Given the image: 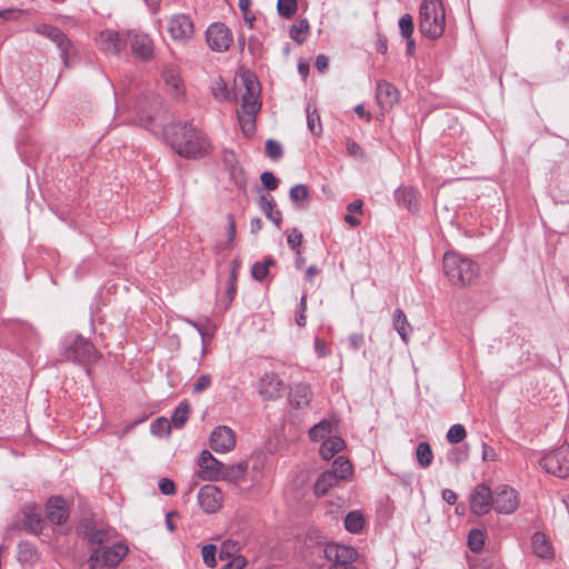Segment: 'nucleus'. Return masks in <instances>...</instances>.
<instances>
[{"label":"nucleus","mask_w":569,"mask_h":569,"mask_svg":"<svg viewBox=\"0 0 569 569\" xmlns=\"http://www.w3.org/2000/svg\"><path fill=\"white\" fill-rule=\"evenodd\" d=\"M127 38L136 58L147 61L153 57V42L148 34L130 31Z\"/></svg>","instance_id":"obj_16"},{"label":"nucleus","mask_w":569,"mask_h":569,"mask_svg":"<svg viewBox=\"0 0 569 569\" xmlns=\"http://www.w3.org/2000/svg\"><path fill=\"white\" fill-rule=\"evenodd\" d=\"M277 10L280 17L286 19L292 18L298 10L297 0H278Z\"/></svg>","instance_id":"obj_41"},{"label":"nucleus","mask_w":569,"mask_h":569,"mask_svg":"<svg viewBox=\"0 0 569 569\" xmlns=\"http://www.w3.org/2000/svg\"><path fill=\"white\" fill-rule=\"evenodd\" d=\"M306 310H307V295H302L299 303V311L296 317V322L299 327L306 326Z\"/></svg>","instance_id":"obj_55"},{"label":"nucleus","mask_w":569,"mask_h":569,"mask_svg":"<svg viewBox=\"0 0 569 569\" xmlns=\"http://www.w3.org/2000/svg\"><path fill=\"white\" fill-rule=\"evenodd\" d=\"M244 86L246 92L242 94L241 110L238 114H247L249 117L257 116L261 108V103L258 99V92L256 91L251 80H244Z\"/></svg>","instance_id":"obj_20"},{"label":"nucleus","mask_w":569,"mask_h":569,"mask_svg":"<svg viewBox=\"0 0 569 569\" xmlns=\"http://www.w3.org/2000/svg\"><path fill=\"white\" fill-rule=\"evenodd\" d=\"M138 114L140 116V122L142 126H148V123H150L153 118L156 117V113L154 114H150V113H144L143 110H142V107H139V110H138Z\"/></svg>","instance_id":"obj_64"},{"label":"nucleus","mask_w":569,"mask_h":569,"mask_svg":"<svg viewBox=\"0 0 569 569\" xmlns=\"http://www.w3.org/2000/svg\"><path fill=\"white\" fill-rule=\"evenodd\" d=\"M62 356L66 360L79 363H93L99 360L100 352L89 339L80 335H70L63 340Z\"/></svg>","instance_id":"obj_4"},{"label":"nucleus","mask_w":569,"mask_h":569,"mask_svg":"<svg viewBox=\"0 0 569 569\" xmlns=\"http://www.w3.org/2000/svg\"><path fill=\"white\" fill-rule=\"evenodd\" d=\"M338 483L339 481L336 479V476H332L329 471H325L318 477L315 483V493L319 497L325 496L332 487L337 486Z\"/></svg>","instance_id":"obj_31"},{"label":"nucleus","mask_w":569,"mask_h":569,"mask_svg":"<svg viewBox=\"0 0 569 569\" xmlns=\"http://www.w3.org/2000/svg\"><path fill=\"white\" fill-rule=\"evenodd\" d=\"M307 126L311 133L319 136L322 131L320 117L317 110H310V107L307 108Z\"/></svg>","instance_id":"obj_45"},{"label":"nucleus","mask_w":569,"mask_h":569,"mask_svg":"<svg viewBox=\"0 0 569 569\" xmlns=\"http://www.w3.org/2000/svg\"><path fill=\"white\" fill-rule=\"evenodd\" d=\"M276 261L272 258H267L262 262H256L251 269L252 278L257 281L264 280L269 273V268Z\"/></svg>","instance_id":"obj_40"},{"label":"nucleus","mask_w":569,"mask_h":569,"mask_svg":"<svg viewBox=\"0 0 569 569\" xmlns=\"http://www.w3.org/2000/svg\"><path fill=\"white\" fill-rule=\"evenodd\" d=\"M239 551L238 542L233 540H226L220 547V558H230Z\"/></svg>","instance_id":"obj_52"},{"label":"nucleus","mask_w":569,"mask_h":569,"mask_svg":"<svg viewBox=\"0 0 569 569\" xmlns=\"http://www.w3.org/2000/svg\"><path fill=\"white\" fill-rule=\"evenodd\" d=\"M485 545V535L481 530L472 529L468 536V546L471 551L478 552Z\"/></svg>","instance_id":"obj_44"},{"label":"nucleus","mask_w":569,"mask_h":569,"mask_svg":"<svg viewBox=\"0 0 569 569\" xmlns=\"http://www.w3.org/2000/svg\"><path fill=\"white\" fill-rule=\"evenodd\" d=\"M113 536V531L109 528H93L89 535V542L92 545H98V547H103V545L111 540Z\"/></svg>","instance_id":"obj_32"},{"label":"nucleus","mask_w":569,"mask_h":569,"mask_svg":"<svg viewBox=\"0 0 569 569\" xmlns=\"http://www.w3.org/2000/svg\"><path fill=\"white\" fill-rule=\"evenodd\" d=\"M170 430L171 422L164 417L157 418L150 426L151 433L158 437L168 436Z\"/></svg>","instance_id":"obj_42"},{"label":"nucleus","mask_w":569,"mask_h":569,"mask_svg":"<svg viewBox=\"0 0 569 569\" xmlns=\"http://www.w3.org/2000/svg\"><path fill=\"white\" fill-rule=\"evenodd\" d=\"M442 499L449 503V505H455L456 501H457V495L453 490L451 489H443L442 490Z\"/></svg>","instance_id":"obj_63"},{"label":"nucleus","mask_w":569,"mask_h":569,"mask_svg":"<svg viewBox=\"0 0 569 569\" xmlns=\"http://www.w3.org/2000/svg\"><path fill=\"white\" fill-rule=\"evenodd\" d=\"M328 471L340 482L352 475V466L347 458L340 456L333 460L332 468Z\"/></svg>","instance_id":"obj_29"},{"label":"nucleus","mask_w":569,"mask_h":569,"mask_svg":"<svg viewBox=\"0 0 569 569\" xmlns=\"http://www.w3.org/2000/svg\"><path fill=\"white\" fill-rule=\"evenodd\" d=\"M98 43L103 52L118 56L126 47V39L118 31L104 30L99 34Z\"/></svg>","instance_id":"obj_17"},{"label":"nucleus","mask_w":569,"mask_h":569,"mask_svg":"<svg viewBox=\"0 0 569 569\" xmlns=\"http://www.w3.org/2000/svg\"><path fill=\"white\" fill-rule=\"evenodd\" d=\"M209 440L216 452H229L236 446V433L227 426H218L212 430Z\"/></svg>","instance_id":"obj_15"},{"label":"nucleus","mask_w":569,"mask_h":569,"mask_svg":"<svg viewBox=\"0 0 569 569\" xmlns=\"http://www.w3.org/2000/svg\"><path fill=\"white\" fill-rule=\"evenodd\" d=\"M393 328L396 329L398 335L401 337L402 341L408 343L409 335L412 331V328H411L405 312L400 308L395 310Z\"/></svg>","instance_id":"obj_30"},{"label":"nucleus","mask_w":569,"mask_h":569,"mask_svg":"<svg viewBox=\"0 0 569 569\" xmlns=\"http://www.w3.org/2000/svg\"><path fill=\"white\" fill-rule=\"evenodd\" d=\"M467 436V431L465 427L460 423H456L451 426L447 432V440L450 443H459L461 442Z\"/></svg>","instance_id":"obj_46"},{"label":"nucleus","mask_w":569,"mask_h":569,"mask_svg":"<svg viewBox=\"0 0 569 569\" xmlns=\"http://www.w3.org/2000/svg\"><path fill=\"white\" fill-rule=\"evenodd\" d=\"M531 547L533 553L539 558L549 559L553 556L551 542L543 532L537 531L532 535Z\"/></svg>","instance_id":"obj_25"},{"label":"nucleus","mask_w":569,"mask_h":569,"mask_svg":"<svg viewBox=\"0 0 569 569\" xmlns=\"http://www.w3.org/2000/svg\"><path fill=\"white\" fill-rule=\"evenodd\" d=\"M377 103L383 109H391L399 101L397 88L386 80H379L376 88Z\"/></svg>","instance_id":"obj_18"},{"label":"nucleus","mask_w":569,"mask_h":569,"mask_svg":"<svg viewBox=\"0 0 569 569\" xmlns=\"http://www.w3.org/2000/svg\"><path fill=\"white\" fill-rule=\"evenodd\" d=\"M519 507L518 492L508 485H500L495 489L493 509L499 513L510 515Z\"/></svg>","instance_id":"obj_11"},{"label":"nucleus","mask_w":569,"mask_h":569,"mask_svg":"<svg viewBox=\"0 0 569 569\" xmlns=\"http://www.w3.org/2000/svg\"><path fill=\"white\" fill-rule=\"evenodd\" d=\"M259 207L261 211L266 214V217L274 223L278 228H280L282 222V214L277 209L276 201L271 194H262L259 198Z\"/></svg>","instance_id":"obj_26"},{"label":"nucleus","mask_w":569,"mask_h":569,"mask_svg":"<svg viewBox=\"0 0 569 569\" xmlns=\"http://www.w3.org/2000/svg\"><path fill=\"white\" fill-rule=\"evenodd\" d=\"M315 351L318 355V357L321 358L328 356L329 353L326 342L319 338L315 340Z\"/></svg>","instance_id":"obj_61"},{"label":"nucleus","mask_w":569,"mask_h":569,"mask_svg":"<svg viewBox=\"0 0 569 569\" xmlns=\"http://www.w3.org/2000/svg\"><path fill=\"white\" fill-rule=\"evenodd\" d=\"M239 123L241 127V130L246 136H251L254 132L256 126V116H247V114H238Z\"/></svg>","instance_id":"obj_51"},{"label":"nucleus","mask_w":569,"mask_h":569,"mask_svg":"<svg viewBox=\"0 0 569 569\" xmlns=\"http://www.w3.org/2000/svg\"><path fill=\"white\" fill-rule=\"evenodd\" d=\"M198 502L206 513H216L222 508L223 495L214 485H204L199 489Z\"/></svg>","instance_id":"obj_14"},{"label":"nucleus","mask_w":569,"mask_h":569,"mask_svg":"<svg viewBox=\"0 0 569 569\" xmlns=\"http://www.w3.org/2000/svg\"><path fill=\"white\" fill-rule=\"evenodd\" d=\"M211 92L217 100H227L229 98L227 83L222 78H218L212 82Z\"/></svg>","instance_id":"obj_47"},{"label":"nucleus","mask_w":569,"mask_h":569,"mask_svg":"<svg viewBox=\"0 0 569 569\" xmlns=\"http://www.w3.org/2000/svg\"><path fill=\"white\" fill-rule=\"evenodd\" d=\"M283 382L274 372H267L260 379L259 392L268 400L277 399L281 396Z\"/></svg>","instance_id":"obj_19"},{"label":"nucleus","mask_w":569,"mask_h":569,"mask_svg":"<svg viewBox=\"0 0 569 569\" xmlns=\"http://www.w3.org/2000/svg\"><path fill=\"white\" fill-rule=\"evenodd\" d=\"M206 37L210 49L217 52L227 51L233 41L230 29L222 22L211 23L207 29Z\"/></svg>","instance_id":"obj_10"},{"label":"nucleus","mask_w":569,"mask_h":569,"mask_svg":"<svg viewBox=\"0 0 569 569\" xmlns=\"http://www.w3.org/2000/svg\"><path fill=\"white\" fill-rule=\"evenodd\" d=\"M345 447V441L340 437H328L320 446V455L325 460L331 459Z\"/></svg>","instance_id":"obj_28"},{"label":"nucleus","mask_w":569,"mask_h":569,"mask_svg":"<svg viewBox=\"0 0 569 569\" xmlns=\"http://www.w3.org/2000/svg\"><path fill=\"white\" fill-rule=\"evenodd\" d=\"M493 495L487 485H477L470 495L471 511L477 516L488 513L493 508Z\"/></svg>","instance_id":"obj_13"},{"label":"nucleus","mask_w":569,"mask_h":569,"mask_svg":"<svg viewBox=\"0 0 569 569\" xmlns=\"http://www.w3.org/2000/svg\"><path fill=\"white\" fill-rule=\"evenodd\" d=\"M540 466L550 475L558 478L569 476V446H561L540 459Z\"/></svg>","instance_id":"obj_6"},{"label":"nucleus","mask_w":569,"mask_h":569,"mask_svg":"<svg viewBox=\"0 0 569 569\" xmlns=\"http://www.w3.org/2000/svg\"><path fill=\"white\" fill-rule=\"evenodd\" d=\"M416 458L420 467L428 468L433 459L431 447L428 442H420L416 449Z\"/></svg>","instance_id":"obj_36"},{"label":"nucleus","mask_w":569,"mask_h":569,"mask_svg":"<svg viewBox=\"0 0 569 569\" xmlns=\"http://www.w3.org/2000/svg\"><path fill=\"white\" fill-rule=\"evenodd\" d=\"M216 552H217V548L214 545L209 543V545H206L202 547V550H201L202 559H203V562L209 568H214L217 566Z\"/></svg>","instance_id":"obj_49"},{"label":"nucleus","mask_w":569,"mask_h":569,"mask_svg":"<svg viewBox=\"0 0 569 569\" xmlns=\"http://www.w3.org/2000/svg\"><path fill=\"white\" fill-rule=\"evenodd\" d=\"M289 198L293 203L303 208V203L309 199L308 187L303 183L293 186L289 191Z\"/></svg>","instance_id":"obj_39"},{"label":"nucleus","mask_w":569,"mask_h":569,"mask_svg":"<svg viewBox=\"0 0 569 569\" xmlns=\"http://www.w3.org/2000/svg\"><path fill=\"white\" fill-rule=\"evenodd\" d=\"M260 180L263 187L270 191H273L278 188L279 180L270 171L262 172L260 176Z\"/></svg>","instance_id":"obj_53"},{"label":"nucleus","mask_w":569,"mask_h":569,"mask_svg":"<svg viewBox=\"0 0 569 569\" xmlns=\"http://www.w3.org/2000/svg\"><path fill=\"white\" fill-rule=\"evenodd\" d=\"M211 386L210 375H201L193 385V392H202Z\"/></svg>","instance_id":"obj_56"},{"label":"nucleus","mask_w":569,"mask_h":569,"mask_svg":"<svg viewBox=\"0 0 569 569\" xmlns=\"http://www.w3.org/2000/svg\"><path fill=\"white\" fill-rule=\"evenodd\" d=\"M323 555L325 558L331 562L329 568L353 565L358 558V552L355 548L335 542L325 546Z\"/></svg>","instance_id":"obj_9"},{"label":"nucleus","mask_w":569,"mask_h":569,"mask_svg":"<svg viewBox=\"0 0 569 569\" xmlns=\"http://www.w3.org/2000/svg\"><path fill=\"white\" fill-rule=\"evenodd\" d=\"M68 510L60 497H52L47 502V517L56 525L63 523L68 519Z\"/></svg>","instance_id":"obj_22"},{"label":"nucleus","mask_w":569,"mask_h":569,"mask_svg":"<svg viewBox=\"0 0 569 569\" xmlns=\"http://www.w3.org/2000/svg\"><path fill=\"white\" fill-rule=\"evenodd\" d=\"M236 292H237V283H229L228 282L227 292H226L224 309L229 308V306L232 303V301L234 299V296H236Z\"/></svg>","instance_id":"obj_59"},{"label":"nucleus","mask_w":569,"mask_h":569,"mask_svg":"<svg viewBox=\"0 0 569 569\" xmlns=\"http://www.w3.org/2000/svg\"><path fill=\"white\" fill-rule=\"evenodd\" d=\"M446 29V11L441 0H422L419 8V31L430 40L439 39Z\"/></svg>","instance_id":"obj_2"},{"label":"nucleus","mask_w":569,"mask_h":569,"mask_svg":"<svg viewBox=\"0 0 569 569\" xmlns=\"http://www.w3.org/2000/svg\"><path fill=\"white\" fill-rule=\"evenodd\" d=\"M332 431V425L328 420H321L309 430V437L312 441L327 439Z\"/></svg>","instance_id":"obj_33"},{"label":"nucleus","mask_w":569,"mask_h":569,"mask_svg":"<svg viewBox=\"0 0 569 569\" xmlns=\"http://www.w3.org/2000/svg\"><path fill=\"white\" fill-rule=\"evenodd\" d=\"M163 134L171 148L187 159L202 158L211 148L206 134L191 123L172 122L163 129Z\"/></svg>","instance_id":"obj_1"},{"label":"nucleus","mask_w":569,"mask_h":569,"mask_svg":"<svg viewBox=\"0 0 569 569\" xmlns=\"http://www.w3.org/2000/svg\"><path fill=\"white\" fill-rule=\"evenodd\" d=\"M365 525L363 516L358 511L349 512L345 518V528L351 533H358L362 530Z\"/></svg>","instance_id":"obj_34"},{"label":"nucleus","mask_w":569,"mask_h":569,"mask_svg":"<svg viewBox=\"0 0 569 569\" xmlns=\"http://www.w3.org/2000/svg\"><path fill=\"white\" fill-rule=\"evenodd\" d=\"M34 30L38 34L51 40L59 48L63 64L68 68L73 51V43L67 34L59 28L50 24H39Z\"/></svg>","instance_id":"obj_8"},{"label":"nucleus","mask_w":569,"mask_h":569,"mask_svg":"<svg viewBox=\"0 0 569 569\" xmlns=\"http://www.w3.org/2000/svg\"><path fill=\"white\" fill-rule=\"evenodd\" d=\"M289 400L292 407L297 409L306 408L311 401V390L306 383H296L291 387Z\"/></svg>","instance_id":"obj_24"},{"label":"nucleus","mask_w":569,"mask_h":569,"mask_svg":"<svg viewBox=\"0 0 569 569\" xmlns=\"http://www.w3.org/2000/svg\"><path fill=\"white\" fill-rule=\"evenodd\" d=\"M197 476L206 481H219L223 472V463L216 459L210 451L202 450L198 459Z\"/></svg>","instance_id":"obj_12"},{"label":"nucleus","mask_w":569,"mask_h":569,"mask_svg":"<svg viewBox=\"0 0 569 569\" xmlns=\"http://www.w3.org/2000/svg\"><path fill=\"white\" fill-rule=\"evenodd\" d=\"M24 528L31 533L39 535L43 529V519L38 513L26 511Z\"/></svg>","instance_id":"obj_37"},{"label":"nucleus","mask_w":569,"mask_h":569,"mask_svg":"<svg viewBox=\"0 0 569 569\" xmlns=\"http://www.w3.org/2000/svg\"><path fill=\"white\" fill-rule=\"evenodd\" d=\"M309 22L306 19H302L290 27V38L298 44H302L306 41V36L309 32Z\"/></svg>","instance_id":"obj_35"},{"label":"nucleus","mask_w":569,"mask_h":569,"mask_svg":"<svg viewBox=\"0 0 569 569\" xmlns=\"http://www.w3.org/2000/svg\"><path fill=\"white\" fill-rule=\"evenodd\" d=\"M168 32L173 41L187 43L194 37V22L187 13L173 14L168 19Z\"/></svg>","instance_id":"obj_7"},{"label":"nucleus","mask_w":569,"mask_h":569,"mask_svg":"<svg viewBox=\"0 0 569 569\" xmlns=\"http://www.w3.org/2000/svg\"><path fill=\"white\" fill-rule=\"evenodd\" d=\"M497 458V453L495 449L487 443H482V460L483 461H495Z\"/></svg>","instance_id":"obj_60"},{"label":"nucleus","mask_w":569,"mask_h":569,"mask_svg":"<svg viewBox=\"0 0 569 569\" xmlns=\"http://www.w3.org/2000/svg\"><path fill=\"white\" fill-rule=\"evenodd\" d=\"M37 557V552L34 548L28 543L23 542L19 545V561L29 562L33 561Z\"/></svg>","instance_id":"obj_50"},{"label":"nucleus","mask_w":569,"mask_h":569,"mask_svg":"<svg viewBox=\"0 0 569 569\" xmlns=\"http://www.w3.org/2000/svg\"><path fill=\"white\" fill-rule=\"evenodd\" d=\"M189 415H190L189 405L187 402H181L173 411V413L171 416V420H169V421L176 428H181L188 421Z\"/></svg>","instance_id":"obj_38"},{"label":"nucleus","mask_w":569,"mask_h":569,"mask_svg":"<svg viewBox=\"0 0 569 569\" xmlns=\"http://www.w3.org/2000/svg\"><path fill=\"white\" fill-rule=\"evenodd\" d=\"M266 153L271 160H278L282 157L283 150L279 142L268 139L266 141Z\"/></svg>","instance_id":"obj_48"},{"label":"nucleus","mask_w":569,"mask_h":569,"mask_svg":"<svg viewBox=\"0 0 569 569\" xmlns=\"http://www.w3.org/2000/svg\"><path fill=\"white\" fill-rule=\"evenodd\" d=\"M162 78L164 80L167 89L176 97H179L183 93L182 81L180 77L179 69L169 64L164 67L162 71Z\"/></svg>","instance_id":"obj_23"},{"label":"nucleus","mask_w":569,"mask_h":569,"mask_svg":"<svg viewBox=\"0 0 569 569\" xmlns=\"http://www.w3.org/2000/svg\"><path fill=\"white\" fill-rule=\"evenodd\" d=\"M395 200L398 206L409 211H417L419 209V193L417 189L411 186H400L396 189Z\"/></svg>","instance_id":"obj_21"},{"label":"nucleus","mask_w":569,"mask_h":569,"mask_svg":"<svg viewBox=\"0 0 569 569\" xmlns=\"http://www.w3.org/2000/svg\"><path fill=\"white\" fill-rule=\"evenodd\" d=\"M248 466L246 462H238L233 465H223V472L220 480L237 483L244 479Z\"/></svg>","instance_id":"obj_27"},{"label":"nucleus","mask_w":569,"mask_h":569,"mask_svg":"<svg viewBox=\"0 0 569 569\" xmlns=\"http://www.w3.org/2000/svg\"><path fill=\"white\" fill-rule=\"evenodd\" d=\"M315 66L319 72L323 73L328 69V58L325 54L317 56Z\"/></svg>","instance_id":"obj_62"},{"label":"nucleus","mask_w":569,"mask_h":569,"mask_svg":"<svg viewBox=\"0 0 569 569\" xmlns=\"http://www.w3.org/2000/svg\"><path fill=\"white\" fill-rule=\"evenodd\" d=\"M365 343L363 333H352L349 336V346L353 350H358Z\"/></svg>","instance_id":"obj_58"},{"label":"nucleus","mask_w":569,"mask_h":569,"mask_svg":"<svg viewBox=\"0 0 569 569\" xmlns=\"http://www.w3.org/2000/svg\"><path fill=\"white\" fill-rule=\"evenodd\" d=\"M398 27H399L400 34L402 36V38H405V39L412 38L415 24H413V18L411 14L405 13L403 16H401L398 21Z\"/></svg>","instance_id":"obj_43"},{"label":"nucleus","mask_w":569,"mask_h":569,"mask_svg":"<svg viewBox=\"0 0 569 569\" xmlns=\"http://www.w3.org/2000/svg\"><path fill=\"white\" fill-rule=\"evenodd\" d=\"M128 550V546L122 542L110 547H97L89 557V566L91 569L114 568L122 561Z\"/></svg>","instance_id":"obj_5"},{"label":"nucleus","mask_w":569,"mask_h":569,"mask_svg":"<svg viewBox=\"0 0 569 569\" xmlns=\"http://www.w3.org/2000/svg\"><path fill=\"white\" fill-rule=\"evenodd\" d=\"M443 270L455 286L470 284L479 276V267L476 262L451 252L443 256Z\"/></svg>","instance_id":"obj_3"},{"label":"nucleus","mask_w":569,"mask_h":569,"mask_svg":"<svg viewBox=\"0 0 569 569\" xmlns=\"http://www.w3.org/2000/svg\"><path fill=\"white\" fill-rule=\"evenodd\" d=\"M159 490L163 495L170 496V495H173L176 492V485H174V482L172 480H170L168 478H162L159 481Z\"/></svg>","instance_id":"obj_57"},{"label":"nucleus","mask_w":569,"mask_h":569,"mask_svg":"<svg viewBox=\"0 0 569 569\" xmlns=\"http://www.w3.org/2000/svg\"><path fill=\"white\" fill-rule=\"evenodd\" d=\"M302 239L303 236L297 228H292L287 236V242L292 250H298Z\"/></svg>","instance_id":"obj_54"}]
</instances>
